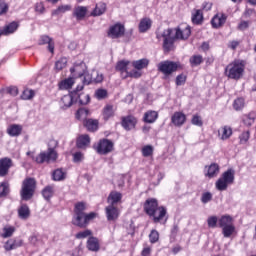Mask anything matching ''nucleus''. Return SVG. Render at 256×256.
Here are the masks:
<instances>
[{
	"mask_svg": "<svg viewBox=\"0 0 256 256\" xmlns=\"http://www.w3.org/2000/svg\"><path fill=\"white\" fill-rule=\"evenodd\" d=\"M125 77H132L133 79H139L141 72L139 70L128 71Z\"/></svg>",
	"mask_w": 256,
	"mask_h": 256,
	"instance_id": "680f3d73",
	"label": "nucleus"
},
{
	"mask_svg": "<svg viewBox=\"0 0 256 256\" xmlns=\"http://www.w3.org/2000/svg\"><path fill=\"white\" fill-rule=\"evenodd\" d=\"M107 221H117L119 219V209L113 205L105 208Z\"/></svg>",
	"mask_w": 256,
	"mask_h": 256,
	"instance_id": "aec40b11",
	"label": "nucleus"
},
{
	"mask_svg": "<svg viewBox=\"0 0 256 256\" xmlns=\"http://www.w3.org/2000/svg\"><path fill=\"white\" fill-rule=\"evenodd\" d=\"M209 201H213V194H211V192L203 193L201 196V202L204 205H207V203H209Z\"/></svg>",
	"mask_w": 256,
	"mask_h": 256,
	"instance_id": "5fc2aeb1",
	"label": "nucleus"
},
{
	"mask_svg": "<svg viewBox=\"0 0 256 256\" xmlns=\"http://www.w3.org/2000/svg\"><path fill=\"white\" fill-rule=\"evenodd\" d=\"M115 111H117V107L112 105V104H107L104 108H103V119L104 121H109V119H111V117H115Z\"/></svg>",
	"mask_w": 256,
	"mask_h": 256,
	"instance_id": "4be33fe9",
	"label": "nucleus"
},
{
	"mask_svg": "<svg viewBox=\"0 0 256 256\" xmlns=\"http://www.w3.org/2000/svg\"><path fill=\"white\" fill-rule=\"evenodd\" d=\"M226 22H227L226 14L218 13L212 18L211 25L214 29H219V27H223V25H225Z\"/></svg>",
	"mask_w": 256,
	"mask_h": 256,
	"instance_id": "f3484780",
	"label": "nucleus"
},
{
	"mask_svg": "<svg viewBox=\"0 0 256 256\" xmlns=\"http://www.w3.org/2000/svg\"><path fill=\"white\" fill-rule=\"evenodd\" d=\"M230 225H233V218H231V216H222L218 220V227H220V229L229 227Z\"/></svg>",
	"mask_w": 256,
	"mask_h": 256,
	"instance_id": "c9c22d12",
	"label": "nucleus"
},
{
	"mask_svg": "<svg viewBox=\"0 0 256 256\" xmlns=\"http://www.w3.org/2000/svg\"><path fill=\"white\" fill-rule=\"evenodd\" d=\"M191 123L192 125H195L196 127H203V119L201 118V116L195 114L193 115L192 119H191Z\"/></svg>",
	"mask_w": 256,
	"mask_h": 256,
	"instance_id": "603ef678",
	"label": "nucleus"
},
{
	"mask_svg": "<svg viewBox=\"0 0 256 256\" xmlns=\"http://www.w3.org/2000/svg\"><path fill=\"white\" fill-rule=\"evenodd\" d=\"M9 13V4L5 0H0V17Z\"/></svg>",
	"mask_w": 256,
	"mask_h": 256,
	"instance_id": "8fccbe9b",
	"label": "nucleus"
},
{
	"mask_svg": "<svg viewBox=\"0 0 256 256\" xmlns=\"http://www.w3.org/2000/svg\"><path fill=\"white\" fill-rule=\"evenodd\" d=\"M36 185L37 182H35V179L33 178H28L23 181L21 190V197L23 201H29V199L33 197Z\"/></svg>",
	"mask_w": 256,
	"mask_h": 256,
	"instance_id": "6e6552de",
	"label": "nucleus"
},
{
	"mask_svg": "<svg viewBox=\"0 0 256 256\" xmlns=\"http://www.w3.org/2000/svg\"><path fill=\"white\" fill-rule=\"evenodd\" d=\"M125 35V26L121 23H116L110 26L108 37L111 39H119Z\"/></svg>",
	"mask_w": 256,
	"mask_h": 256,
	"instance_id": "f8f14e48",
	"label": "nucleus"
},
{
	"mask_svg": "<svg viewBox=\"0 0 256 256\" xmlns=\"http://www.w3.org/2000/svg\"><path fill=\"white\" fill-rule=\"evenodd\" d=\"M28 241L30 245H33L35 247L37 246V243H39V237L36 234H33L28 238Z\"/></svg>",
	"mask_w": 256,
	"mask_h": 256,
	"instance_id": "69168bd1",
	"label": "nucleus"
},
{
	"mask_svg": "<svg viewBox=\"0 0 256 256\" xmlns=\"http://www.w3.org/2000/svg\"><path fill=\"white\" fill-rule=\"evenodd\" d=\"M84 127L94 133V131H97V129H99V120L86 119L84 121Z\"/></svg>",
	"mask_w": 256,
	"mask_h": 256,
	"instance_id": "c756f323",
	"label": "nucleus"
},
{
	"mask_svg": "<svg viewBox=\"0 0 256 256\" xmlns=\"http://www.w3.org/2000/svg\"><path fill=\"white\" fill-rule=\"evenodd\" d=\"M121 199H123V194H121V192L112 191L107 198V202L110 203V205L115 206Z\"/></svg>",
	"mask_w": 256,
	"mask_h": 256,
	"instance_id": "a878e982",
	"label": "nucleus"
},
{
	"mask_svg": "<svg viewBox=\"0 0 256 256\" xmlns=\"http://www.w3.org/2000/svg\"><path fill=\"white\" fill-rule=\"evenodd\" d=\"M153 22L149 18H143L138 26L140 33H147L148 30L151 29V25Z\"/></svg>",
	"mask_w": 256,
	"mask_h": 256,
	"instance_id": "c85d7f7f",
	"label": "nucleus"
},
{
	"mask_svg": "<svg viewBox=\"0 0 256 256\" xmlns=\"http://www.w3.org/2000/svg\"><path fill=\"white\" fill-rule=\"evenodd\" d=\"M55 195V187L48 185L42 190V197L45 201H51V198Z\"/></svg>",
	"mask_w": 256,
	"mask_h": 256,
	"instance_id": "7c9ffc66",
	"label": "nucleus"
},
{
	"mask_svg": "<svg viewBox=\"0 0 256 256\" xmlns=\"http://www.w3.org/2000/svg\"><path fill=\"white\" fill-rule=\"evenodd\" d=\"M164 39L163 49L165 53H169V51H173L175 49V41L177 39L185 40L191 37V26L186 25L184 28H168L163 31L161 35Z\"/></svg>",
	"mask_w": 256,
	"mask_h": 256,
	"instance_id": "f257e3e1",
	"label": "nucleus"
},
{
	"mask_svg": "<svg viewBox=\"0 0 256 256\" xmlns=\"http://www.w3.org/2000/svg\"><path fill=\"white\" fill-rule=\"evenodd\" d=\"M141 256H151V248L145 247L141 252Z\"/></svg>",
	"mask_w": 256,
	"mask_h": 256,
	"instance_id": "774afa93",
	"label": "nucleus"
},
{
	"mask_svg": "<svg viewBox=\"0 0 256 256\" xmlns=\"http://www.w3.org/2000/svg\"><path fill=\"white\" fill-rule=\"evenodd\" d=\"M192 23L193 25H203V11L194 10L192 12Z\"/></svg>",
	"mask_w": 256,
	"mask_h": 256,
	"instance_id": "473e14b6",
	"label": "nucleus"
},
{
	"mask_svg": "<svg viewBox=\"0 0 256 256\" xmlns=\"http://www.w3.org/2000/svg\"><path fill=\"white\" fill-rule=\"evenodd\" d=\"M33 97H35V92L31 89H25L21 95V99L23 101H31V99H33Z\"/></svg>",
	"mask_w": 256,
	"mask_h": 256,
	"instance_id": "37998d69",
	"label": "nucleus"
},
{
	"mask_svg": "<svg viewBox=\"0 0 256 256\" xmlns=\"http://www.w3.org/2000/svg\"><path fill=\"white\" fill-rule=\"evenodd\" d=\"M243 123L247 127H251V125H253L255 123V114H248V115L244 116Z\"/></svg>",
	"mask_w": 256,
	"mask_h": 256,
	"instance_id": "09e8293b",
	"label": "nucleus"
},
{
	"mask_svg": "<svg viewBox=\"0 0 256 256\" xmlns=\"http://www.w3.org/2000/svg\"><path fill=\"white\" fill-rule=\"evenodd\" d=\"M67 11H71V5L59 6L56 10L52 11V15H63V13H67Z\"/></svg>",
	"mask_w": 256,
	"mask_h": 256,
	"instance_id": "79ce46f5",
	"label": "nucleus"
},
{
	"mask_svg": "<svg viewBox=\"0 0 256 256\" xmlns=\"http://www.w3.org/2000/svg\"><path fill=\"white\" fill-rule=\"evenodd\" d=\"M9 137H19L23 133V126L21 124H10L6 129Z\"/></svg>",
	"mask_w": 256,
	"mask_h": 256,
	"instance_id": "6ab92c4d",
	"label": "nucleus"
},
{
	"mask_svg": "<svg viewBox=\"0 0 256 256\" xmlns=\"http://www.w3.org/2000/svg\"><path fill=\"white\" fill-rule=\"evenodd\" d=\"M18 217L23 221H27V219L31 217V209H29V206L27 204H22L18 208Z\"/></svg>",
	"mask_w": 256,
	"mask_h": 256,
	"instance_id": "393cba45",
	"label": "nucleus"
},
{
	"mask_svg": "<svg viewBox=\"0 0 256 256\" xmlns=\"http://www.w3.org/2000/svg\"><path fill=\"white\" fill-rule=\"evenodd\" d=\"M107 95H108V92L106 89H97L95 91V97L96 99H98L99 101L103 100V99H107Z\"/></svg>",
	"mask_w": 256,
	"mask_h": 256,
	"instance_id": "de8ad7c7",
	"label": "nucleus"
},
{
	"mask_svg": "<svg viewBox=\"0 0 256 256\" xmlns=\"http://www.w3.org/2000/svg\"><path fill=\"white\" fill-rule=\"evenodd\" d=\"M75 85V79L67 78L59 82L58 87L61 91H65L66 89H71Z\"/></svg>",
	"mask_w": 256,
	"mask_h": 256,
	"instance_id": "72a5a7b5",
	"label": "nucleus"
},
{
	"mask_svg": "<svg viewBox=\"0 0 256 256\" xmlns=\"http://www.w3.org/2000/svg\"><path fill=\"white\" fill-rule=\"evenodd\" d=\"M4 249L5 251H13L15 249V247L13 246V239H9L8 241H6V243L4 244Z\"/></svg>",
	"mask_w": 256,
	"mask_h": 256,
	"instance_id": "338daca9",
	"label": "nucleus"
},
{
	"mask_svg": "<svg viewBox=\"0 0 256 256\" xmlns=\"http://www.w3.org/2000/svg\"><path fill=\"white\" fill-rule=\"evenodd\" d=\"M13 167V160L8 157L0 159V177H6L9 175V170Z\"/></svg>",
	"mask_w": 256,
	"mask_h": 256,
	"instance_id": "2eb2a0df",
	"label": "nucleus"
},
{
	"mask_svg": "<svg viewBox=\"0 0 256 256\" xmlns=\"http://www.w3.org/2000/svg\"><path fill=\"white\" fill-rule=\"evenodd\" d=\"M233 107H234L235 111H241V109H243V107H245V99L242 97L235 99L233 102Z\"/></svg>",
	"mask_w": 256,
	"mask_h": 256,
	"instance_id": "c03bdc74",
	"label": "nucleus"
},
{
	"mask_svg": "<svg viewBox=\"0 0 256 256\" xmlns=\"http://www.w3.org/2000/svg\"><path fill=\"white\" fill-rule=\"evenodd\" d=\"M83 159H85V157L83 156V153L75 152L73 154V162L74 163H81V161H83Z\"/></svg>",
	"mask_w": 256,
	"mask_h": 256,
	"instance_id": "0e129e2a",
	"label": "nucleus"
},
{
	"mask_svg": "<svg viewBox=\"0 0 256 256\" xmlns=\"http://www.w3.org/2000/svg\"><path fill=\"white\" fill-rule=\"evenodd\" d=\"M153 151V146L146 145L142 148V155L143 157H151V155H153Z\"/></svg>",
	"mask_w": 256,
	"mask_h": 256,
	"instance_id": "864d4df0",
	"label": "nucleus"
},
{
	"mask_svg": "<svg viewBox=\"0 0 256 256\" xmlns=\"http://www.w3.org/2000/svg\"><path fill=\"white\" fill-rule=\"evenodd\" d=\"M132 66L134 69L141 71V69H145L149 66V60L147 58H142L140 60L133 61Z\"/></svg>",
	"mask_w": 256,
	"mask_h": 256,
	"instance_id": "f704fd0d",
	"label": "nucleus"
},
{
	"mask_svg": "<svg viewBox=\"0 0 256 256\" xmlns=\"http://www.w3.org/2000/svg\"><path fill=\"white\" fill-rule=\"evenodd\" d=\"M158 71L165 75V77H169V75H173L179 67H181V63L179 62H173V61H162L158 65Z\"/></svg>",
	"mask_w": 256,
	"mask_h": 256,
	"instance_id": "1a4fd4ad",
	"label": "nucleus"
},
{
	"mask_svg": "<svg viewBox=\"0 0 256 256\" xmlns=\"http://www.w3.org/2000/svg\"><path fill=\"white\" fill-rule=\"evenodd\" d=\"M189 63L191 67H199L201 63H203V56L202 55H193L189 59Z\"/></svg>",
	"mask_w": 256,
	"mask_h": 256,
	"instance_id": "58836bf2",
	"label": "nucleus"
},
{
	"mask_svg": "<svg viewBox=\"0 0 256 256\" xmlns=\"http://www.w3.org/2000/svg\"><path fill=\"white\" fill-rule=\"evenodd\" d=\"M79 91H83V85L78 84L76 89L72 91L70 94L64 95L61 99V103L63 104L62 109H69L71 105L74 103H79L80 105H87L89 103V96H85V100H83V95L79 94Z\"/></svg>",
	"mask_w": 256,
	"mask_h": 256,
	"instance_id": "7ed1b4c3",
	"label": "nucleus"
},
{
	"mask_svg": "<svg viewBox=\"0 0 256 256\" xmlns=\"http://www.w3.org/2000/svg\"><path fill=\"white\" fill-rule=\"evenodd\" d=\"M89 251H99V240L95 237H90L87 241Z\"/></svg>",
	"mask_w": 256,
	"mask_h": 256,
	"instance_id": "e433bc0d",
	"label": "nucleus"
},
{
	"mask_svg": "<svg viewBox=\"0 0 256 256\" xmlns=\"http://www.w3.org/2000/svg\"><path fill=\"white\" fill-rule=\"evenodd\" d=\"M129 66V61H119L116 65V70L120 71L121 73H125L127 75V73L129 72V70H127V67Z\"/></svg>",
	"mask_w": 256,
	"mask_h": 256,
	"instance_id": "ea45409f",
	"label": "nucleus"
},
{
	"mask_svg": "<svg viewBox=\"0 0 256 256\" xmlns=\"http://www.w3.org/2000/svg\"><path fill=\"white\" fill-rule=\"evenodd\" d=\"M159 119V113L157 111L149 110L145 112L143 121L144 123H155Z\"/></svg>",
	"mask_w": 256,
	"mask_h": 256,
	"instance_id": "bb28decb",
	"label": "nucleus"
},
{
	"mask_svg": "<svg viewBox=\"0 0 256 256\" xmlns=\"http://www.w3.org/2000/svg\"><path fill=\"white\" fill-rule=\"evenodd\" d=\"M9 195V183L2 182L0 184V197H7Z\"/></svg>",
	"mask_w": 256,
	"mask_h": 256,
	"instance_id": "49530a36",
	"label": "nucleus"
},
{
	"mask_svg": "<svg viewBox=\"0 0 256 256\" xmlns=\"http://www.w3.org/2000/svg\"><path fill=\"white\" fill-rule=\"evenodd\" d=\"M103 79V74L98 71H93L91 74H85L82 83L79 85H83V89H85V85H91V83H103Z\"/></svg>",
	"mask_w": 256,
	"mask_h": 256,
	"instance_id": "9b49d317",
	"label": "nucleus"
},
{
	"mask_svg": "<svg viewBox=\"0 0 256 256\" xmlns=\"http://www.w3.org/2000/svg\"><path fill=\"white\" fill-rule=\"evenodd\" d=\"M233 135V129L231 126H223L218 130V137L221 141H227Z\"/></svg>",
	"mask_w": 256,
	"mask_h": 256,
	"instance_id": "b1692460",
	"label": "nucleus"
},
{
	"mask_svg": "<svg viewBox=\"0 0 256 256\" xmlns=\"http://www.w3.org/2000/svg\"><path fill=\"white\" fill-rule=\"evenodd\" d=\"M65 177H66V174L61 168L54 170L52 173L53 181H63Z\"/></svg>",
	"mask_w": 256,
	"mask_h": 256,
	"instance_id": "4c0bfd02",
	"label": "nucleus"
},
{
	"mask_svg": "<svg viewBox=\"0 0 256 256\" xmlns=\"http://www.w3.org/2000/svg\"><path fill=\"white\" fill-rule=\"evenodd\" d=\"M186 81H187V76H185V74H179L176 77V85L178 87H180L181 85H185Z\"/></svg>",
	"mask_w": 256,
	"mask_h": 256,
	"instance_id": "052dcab7",
	"label": "nucleus"
},
{
	"mask_svg": "<svg viewBox=\"0 0 256 256\" xmlns=\"http://www.w3.org/2000/svg\"><path fill=\"white\" fill-rule=\"evenodd\" d=\"M87 115H89V110L85 109V108H80L78 109L77 113H76V118L77 119H83V117H87Z\"/></svg>",
	"mask_w": 256,
	"mask_h": 256,
	"instance_id": "bf43d9fd",
	"label": "nucleus"
},
{
	"mask_svg": "<svg viewBox=\"0 0 256 256\" xmlns=\"http://www.w3.org/2000/svg\"><path fill=\"white\" fill-rule=\"evenodd\" d=\"M233 233H235V226L233 224H230V226L222 228L223 237H225L226 239H229V237H231Z\"/></svg>",
	"mask_w": 256,
	"mask_h": 256,
	"instance_id": "a19ab883",
	"label": "nucleus"
},
{
	"mask_svg": "<svg viewBox=\"0 0 256 256\" xmlns=\"http://www.w3.org/2000/svg\"><path fill=\"white\" fill-rule=\"evenodd\" d=\"M66 66H67V59L65 58H62L55 63V69L57 71H61L62 69H65Z\"/></svg>",
	"mask_w": 256,
	"mask_h": 256,
	"instance_id": "6e6d98bb",
	"label": "nucleus"
},
{
	"mask_svg": "<svg viewBox=\"0 0 256 256\" xmlns=\"http://www.w3.org/2000/svg\"><path fill=\"white\" fill-rule=\"evenodd\" d=\"M87 6H76L73 10V17H75L76 21H83L85 17H87Z\"/></svg>",
	"mask_w": 256,
	"mask_h": 256,
	"instance_id": "412c9836",
	"label": "nucleus"
},
{
	"mask_svg": "<svg viewBox=\"0 0 256 256\" xmlns=\"http://www.w3.org/2000/svg\"><path fill=\"white\" fill-rule=\"evenodd\" d=\"M90 143H91V138L89 137V135L84 134L77 138L76 147L78 149H87V147H89Z\"/></svg>",
	"mask_w": 256,
	"mask_h": 256,
	"instance_id": "5701e85b",
	"label": "nucleus"
},
{
	"mask_svg": "<svg viewBox=\"0 0 256 256\" xmlns=\"http://www.w3.org/2000/svg\"><path fill=\"white\" fill-rule=\"evenodd\" d=\"M19 29V24L17 22H11L8 25L4 26L2 29L3 35H13L15 31Z\"/></svg>",
	"mask_w": 256,
	"mask_h": 256,
	"instance_id": "cd10ccee",
	"label": "nucleus"
},
{
	"mask_svg": "<svg viewBox=\"0 0 256 256\" xmlns=\"http://www.w3.org/2000/svg\"><path fill=\"white\" fill-rule=\"evenodd\" d=\"M85 209H87L85 202H78L75 204L72 223L76 227H80V229H85V227H87V225L97 217V213L95 212L85 214Z\"/></svg>",
	"mask_w": 256,
	"mask_h": 256,
	"instance_id": "f03ea898",
	"label": "nucleus"
},
{
	"mask_svg": "<svg viewBox=\"0 0 256 256\" xmlns=\"http://www.w3.org/2000/svg\"><path fill=\"white\" fill-rule=\"evenodd\" d=\"M91 230L80 231L76 234V239H87V237H91Z\"/></svg>",
	"mask_w": 256,
	"mask_h": 256,
	"instance_id": "13d9d810",
	"label": "nucleus"
},
{
	"mask_svg": "<svg viewBox=\"0 0 256 256\" xmlns=\"http://www.w3.org/2000/svg\"><path fill=\"white\" fill-rule=\"evenodd\" d=\"M144 212L146 215H153L155 216V213L157 210L159 211V217H155V221H159L162 217H165L167 215V208L165 206H159V201L155 198H148L143 205Z\"/></svg>",
	"mask_w": 256,
	"mask_h": 256,
	"instance_id": "39448f33",
	"label": "nucleus"
},
{
	"mask_svg": "<svg viewBox=\"0 0 256 256\" xmlns=\"http://www.w3.org/2000/svg\"><path fill=\"white\" fill-rule=\"evenodd\" d=\"M121 126L125 131H131L137 126V118L133 115L122 117Z\"/></svg>",
	"mask_w": 256,
	"mask_h": 256,
	"instance_id": "4468645a",
	"label": "nucleus"
},
{
	"mask_svg": "<svg viewBox=\"0 0 256 256\" xmlns=\"http://www.w3.org/2000/svg\"><path fill=\"white\" fill-rule=\"evenodd\" d=\"M149 241L152 244L157 243V241H159V231L152 230L149 234Z\"/></svg>",
	"mask_w": 256,
	"mask_h": 256,
	"instance_id": "4d7b16f0",
	"label": "nucleus"
},
{
	"mask_svg": "<svg viewBox=\"0 0 256 256\" xmlns=\"http://www.w3.org/2000/svg\"><path fill=\"white\" fill-rule=\"evenodd\" d=\"M57 151H55L53 148H48V151L40 152L36 158V163H39L40 165L43 163H55L57 161Z\"/></svg>",
	"mask_w": 256,
	"mask_h": 256,
	"instance_id": "9d476101",
	"label": "nucleus"
},
{
	"mask_svg": "<svg viewBox=\"0 0 256 256\" xmlns=\"http://www.w3.org/2000/svg\"><path fill=\"white\" fill-rule=\"evenodd\" d=\"M86 71L87 65H85V62L83 61L74 63V66L70 68V73L73 75V77H85V75H89V73H86Z\"/></svg>",
	"mask_w": 256,
	"mask_h": 256,
	"instance_id": "ddd939ff",
	"label": "nucleus"
},
{
	"mask_svg": "<svg viewBox=\"0 0 256 256\" xmlns=\"http://www.w3.org/2000/svg\"><path fill=\"white\" fill-rule=\"evenodd\" d=\"M205 169V177H208V179H214V177L219 175V171H221V167L217 163H211L210 165L205 166Z\"/></svg>",
	"mask_w": 256,
	"mask_h": 256,
	"instance_id": "dca6fc26",
	"label": "nucleus"
},
{
	"mask_svg": "<svg viewBox=\"0 0 256 256\" xmlns=\"http://www.w3.org/2000/svg\"><path fill=\"white\" fill-rule=\"evenodd\" d=\"M107 11V5L103 2H100L96 5L94 10L91 12L92 17H100V15H103Z\"/></svg>",
	"mask_w": 256,
	"mask_h": 256,
	"instance_id": "2f4dec72",
	"label": "nucleus"
},
{
	"mask_svg": "<svg viewBox=\"0 0 256 256\" xmlns=\"http://www.w3.org/2000/svg\"><path fill=\"white\" fill-rule=\"evenodd\" d=\"M207 223L208 227H210L211 229H215V227H217V216L209 217Z\"/></svg>",
	"mask_w": 256,
	"mask_h": 256,
	"instance_id": "e2e57ef3",
	"label": "nucleus"
},
{
	"mask_svg": "<svg viewBox=\"0 0 256 256\" xmlns=\"http://www.w3.org/2000/svg\"><path fill=\"white\" fill-rule=\"evenodd\" d=\"M13 233H15V227L14 226H6L3 228L2 237L4 239H7L9 237H12Z\"/></svg>",
	"mask_w": 256,
	"mask_h": 256,
	"instance_id": "a18cd8bd",
	"label": "nucleus"
},
{
	"mask_svg": "<svg viewBox=\"0 0 256 256\" xmlns=\"http://www.w3.org/2000/svg\"><path fill=\"white\" fill-rule=\"evenodd\" d=\"M249 137H251V133L249 131L242 132L239 136L240 145H245V143L249 141Z\"/></svg>",
	"mask_w": 256,
	"mask_h": 256,
	"instance_id": "3c124183",
	"label": "nucleus"
},
{
	"mask_svg": "<svg viewBox=\"0 0 256 256\" xmlns=\"http://www.w3.org/2000/svg\"><path fill=\"white\" fill-rule=\"evenodd\" d=\"M93 149L96 150L98 155H109L115 149V143L113 140L102 138L98 143L93 145Z\"/></svg>",
	"mask_w": 256,
	"mask_h": 256,
	"instance_id": "0eeeda50",
	"label": "nucleus"
},
{
	"mask_svg": "<svg viewBox=\"0 0 256 256\" xmlns=\"http://www.w3.org/2000/svg\"><path fill=\"white\" fill-rule=\"evenodd\" d=\"M235 183V170L229 168L227 171L222 173L221 177L216 181L215 187L217 191H227L229 185Z\"/></svg>",
	"mask_w": 256,
	"mask_h": 256,
	"instance_id": "423d86ee",
	"label": "nucleus"
},
{
	"mask_svg": "<svg viewBox=\"0 0 256 256\" xmlns=\"http://www.w3.org/2000/svg\"><path fill=\"white\" fill-rule=\"evenodd\" d=\"M224 73L228 79L238 81V79L243 77V73H245V61L234 60L232 63L226 66Z\"/></svg>",
	"mask_w": 256,
	"mask_h": 256,
	"instance_id": "20e7f679",
	"label": "nucleus"
},
{
	"mask_svg": "<svg viewBox=\"0 0 256 256\" xmlns=\"http://www.w3.org/2000/svg\"><path fill=\"white\" fill-rule=\"evenodd\" d=\"M185 121H187V116L183 114V112H175L171 117V123H173L175 127H183Z\"/></svg>",
	"mask_w": 256,
	"mask_h": 256,
	"instance_id": "a211bd4d",
	"label": "nucleus"
}]
</instances>
